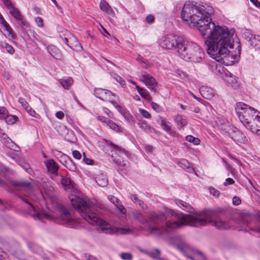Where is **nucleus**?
<instances>
[{"instance_id": "nucleus-1", "label": "nucleus", "mask_w": 260, "mask_h": 260, "mask_svg": "<svg viewBox=\"0 0 260 260\" xmlns=\"http://www.w3.org/2000/svg\"><path fill=\"white\" fill-rule=\"evenodd\" d=\"M213 13L212 7L206 11L204 6L186 3L182 10L181 18L190 27H197L201 35L208 39L205 41L207 52L212 58L226 66L233 64L240 57L239 40L234 29L216 25L211 21Z\"/></svg>"}, {"instance_id": "nucleus-2", "label": "nucleus", "mask_w": 260, "mask_h": 260, "mask_svg": "<svg viewBox=\"0 0 260 260\" xmlns=\"http://www.w3.org/2000/svg\"><path fill=\"white\" fill-rule=\"evenodd\" d=\"M69 199L72 205L80 213L83 219L92 225L99 226L103 233L110 234H129L132 233L130 229L112 226L103 220L92 212L88 203L77 196L69 194Z\"/></svg>"}, {"instance_id": "nucleus-3", "label": "nucleus", "mask_w": 260, "mask_h": 260, "mask_svg": "<svg viewBox=\"0 0 260 260\" xmlns=\"http://www.w3.org/2000/svg\"><path fill=\"white\" fill-rule=\"evenodd\" d=\"M209 213L197 212L192 215L182 214L179 216V221L167 220L160 224H150L148 232L152 234L159 235L168 234L170 231L184 225L198 226L205 224L210 220Z\"/></svg>"}, {"instance_id": "nucleus-4", "label": "nucleus", "mask_w": 260, "mask_h": 260, "mask_svg": "<svg viewBox=\"0 0 260 260\" xmlns=\"http://www.w3.org/2000/svg\"><path fill=\"white\" fill-rule=\"evenodd\" d=\"M235 110L243 125L252 132L260 135V112L242 102L236 104Z\"/></svg>"}, {"instance_id": "nucleus-5", "label": "nucleus", "mask_w": 260, "mask_h": 260, "mask_svg": "<svg viewBox=\"0 0 260 260\" xmlns=\"http://www.w3.org/2000/svg\"><path fill=\"white\" fill-rule=\"evenodd\" d=\"M182 214L171 209L165 208L162 212L150 213L149 216V222L150 224H160L169 218L174 217L179 219V216Z\"/></svg>"}, {"instance_id": "nucleus-6", "label": "nucleus", "mask_w": 260, "mask_h": 260, "mask_svg": "<svg viewBox=\"0 0 260 260\" xmlns=\"http://www.w3.org/2000/svg\"><path fill=\"white\" fill-rule=\"evenodd\" d=\"M188 50V54H186L184 60L195 63H203L205 54L201 47L193 42Z\"/></svg>"}, {"instance_id": "nucleus-7", "label": "nucleus", "mask_w": 260, "mask_h": 260, "mask_svg": "<svg viewBox=\"0 0 260 260\" xmlns=\"http://www.w3.org/2000/svg\"><path fill=\"white\" fill-rule=\"evenodd\" d=\"M176 247L189 259L192 260H205V257L201 251L193 249L185 242H181L176 245Z\"/></svg>"}, {"instance_id": "nucleus-8", "label": "nucleus", "mask_w": 260, "mask_h": 260, "mask_svg": "<svg viewBox=\"0 0 260 260\" xmlns=\"http://www.w3.org/2000/svg\"><path fill=\"white\" fill-rule=\"evenodd\" d=\"M22 201L26 204V208L27 209L28 213L35 219L39 220L47 219L51 220L55 218L54 216L47 213H45L39 209L36 208L34 205L29 203L28 199L23 198Z\"/></svg>"}, {"instance_id": "nucleus-9", "label": "nucleus", "mask_w": 260, "mask_h": 260, "mask_svg": "<svg viewBox=\"0 0 260 260\" xmlns=\"http://www.w3.org/2000/svg\"><path fill=\"white\" fill-rule=\"evenodd\" d=\"M59 217L56 221L61 224L66 226H70L74 222V219L72 218L70 212L63 206H58Z\"/></svg>"}, {"instance_id": "nucleus-10", "label": "nucleus", "mask_w": 260, "mask_h": 260, "mask_svg": "<svg viewBox=\"0 0 260 260\" xmlns=\"http://www.w3.org/2000/svg\"><path fill=\"white\" fill-rule=\"evenodd\" d=\"M193 43L180 37L178 40V44L175 48V50L180 58L184 59L186 54H188V49L192 46Z\"/></svg>"}, {"instance_id": "nucleus-11", "label": "nucleus", "mask_w": 260, "mask_h": 260, "mask_svg": "<svg viewBox=\"0 0 260 260\" xmlns=\"http://www.w3.org/2000/svg\"><path fill=\"white\" fill-rule=\"evenodd\" d=\"M139 80L143 82L151 91L154 93L157 92L156 87L158 85V83L155 79L150 74L146 72H142L139 78Z\"/></svg>"}, {"instance_id": "nucleus-12", "label": "nucleus", "mask_w": 260, "mask_h": 260, "mask_svg": "<svg viewBox=\"0 0 260 260\" xmlns=\"http://www.w3.org/2000/svg\"><path fill=\"white\" fill-rule=\"evenodd\" d=\"M180 37L173 35H168L162 37L160 40V45L161 47L167 49H174L178 44V40Z\"/></svg>"}, {"instance_id": "nucleus-13", "label": "nucleus", "mask_w": 260, "mask_h": 260, "mask_svg": "<svg viewBox=\"0 0 260 260\" xmlns=\"http://www.w3.org/2000/svg\"><path fill=\"white\" fill-rule=\"evenodd\" d=\"M201 212L209 213L210 220L205 224L200 225L201 226L206 225L210 223H213L214 225L219 230H226L230 228L229 223L219 217H215L214 215V213L211 211H201ZM200 225H198L199 226Z\"/></svg>"}, {"instance_id": "nucleus-14", "label": "nucleus", "mask_w": 260, "mask_h": 260, "mask_svg": "<svg viewBox=\"0 0 260 260\" xmlns=\"http://www.w3.org/2000/svg\"><path fill=\"white\" fill-rule=\"evenodd\" d=\"M9 11L10 15L16 20L21 27H27L26 22L17 8L14 7H11L9 8Z\"/></svg>"}, {"instance_id": "nucleus-15", "label": "nucleus", "mask_w": 260, "mask_h": 260, "mask_svg": "<svg viewBox=\"0 0 260 260\" xmlns=\"http://www.w3.org/2000/svg\"><path fill=\"white\" fill-rule=\"evenodd\" d=\"M231 130L232 132H229V134L235 142L241 143H245L247 142L245 135L240 130L234 126H232Z\"/></svg>"}, {"instance_id": "nucleus-16", "label": "nucleus", "mask_w": 260, "mask_h": 260, "mask_svg": "<svg viewBox=\"0 0 260 260\" xmlns=\"http://www.w3.org/2000/svg\"><path fill=\"white\" fill-rule=\"evenodd\" d=\"M44 164L47 168V171L52 177L58 175V165L53 159L47 160L44 161Z\"/></svg>"}, {"instance_id": "nucleus-17", "label": "nucleus", "mask_w": 260, "mask_h": 260, "mask_svg": "<svg viewBox=\"0 0 260 260\" xmlns=\"http://www.w3.org/2000/svg\"><path fill=\"white\" fill-rule=\"evenodd\" d=\"M94 95L102 100H107L108 98L113 95V93L109 90L103 88H96L94 90Z\"/></svg>"}, {"instance_id": "nucleus-18", "label": "nucleus", "mask_w": 260, "mask_h": 260, "mask_svg": "<svg viewBox=\"0 0 260 260\" xmlns=\"http://www.w3.org/2000/svg\"><path fill=\"white\" fill-rule=\"evenodd\" d=\"M224 80L228 86H231L234 88H237L240 86V83L237 78L230 72H228L225 74Z\"/></svg>"}, {"instance_id": "nucleus-19", "label": "nucleus", "mask_w": 260, "mask_h": 260, "mask_svg": "<svg viewBox=\"0 0 260 260\" xmlns=\"http://www.w3.org/2000/svg\"><path fill=\"white\" fill-rule=\"evenodd\" d=\"M175 202L176 205L178 206L180 208L184 210V211L190 212L191 213L190 215H192L195 213L200 212L194 211L193 208L189 204L184 202L182 200L176 199L175 200Z\"/></svg>"}, {"instance_id": "nucleus-20", "label": "nucleus", "mask_w": 260, "mask_h": 260, "mask_svg": "<svg viewBox=\"0 0 260 260\" xmlns=\"http://www.w3.org/2000/svg\"><path fill=\"white\" fill-rule=\"evenodd\" d=\"M175 163L180 168L188 173H193V168L190 166L189 162L185 159H181L180 160H175Z\"/></svg>"}, {"instance_id": "nucleus-21", "label": "nucleus", "mask_w": 260, "mask_h": 260, "mask_svg": "<svg viewBox=\"0 0 260 260\" xmlns=\"http://www.w3.org/2000/svg\"><path fill=\"white\" fill-rule=\"evenodd\" d=\"M216 124L219 129L229 133L230 130L232 129L231 126L228 122L225 121L224 119L217 118L216 120Z\"/></svg>"}, {"instance_id": "nucleus-22", "label": "nucleus", "mask_w": 260, "mask_h": 260, "mask_svg": "<svg viewBox=\"0 0 260 260\" xmlns=\"http://www.w3.org/2000/svg\"><path fill=\"white\" fill-rule=\"evenodd\" d=\"M69 47L77 51H80L82 49V46L79 43L78 39L74 36L69 37Z\"/></svg>"}, {"instance_id": "nucleus-23", "label": "nucleus", "mask_w": 260, "mask_h": 260, "mask_svg": "<svg viewBox=\"0 0 260 260\" xmlns=\"http://www.w3.org/2000/svg\"><path fill=\"white\" fill-rule=\"evenodd\" d=\"M47 50L49 54L57 59L61 57V53L59 50L54 45H49L47 47Z\"/></svg>"}, {"instance_id": "nucleus-24", "label": "nucleus", "mask_w": 260, "mask_h": 260, "mask_svg": "<svg viewBox=\"0 0 260 260\" xmlns=\"http://www.w3.org/2000/svg\"><path fill=\"white\" fill-rule=\"evenodd\" d=\"M138 124L139 127L147 134H150L153 132L155 133L156 132V131L154 128L149 125L145 120H139V122Z\"/></svg>"}, {"instance_id": "nucleus-25", "label": "nucleus", "mask_w": 260, "mask_h": 260, "mask_svg": "<svg viewBox=\"0 0 260 260\" xmlns=\"http://www.w3.org/2000/svg\"><path fill=\"white\" fill-rule=\"evenodd\" d=\"M0 141L8 148L12 147L13 141L1 129H0Z\"/></svg>"}, {"instance_id": "nucleus-26", "label": "nucleus", "mask_w": 260, "mask_h": 260, "mask_svg": "<svg viewBox=\"0 0 260 260\" xmlns=\"http://www.w3.org/2000/svg\"><path fill=\"white\" fill-rule=\"evenodd\" d=\"M174 119L179 129L183 128L187 124L186 120L184 119L181 115L177 114L175 115Z\"/></svg>"}, {"instance_id": "nucleus-27", "label": "nucleus", "mask_w": 260, "mask_h": 260, "mask_svg": "<svg viewBox=\"0 0 260 260\" xmlns=\"http://www.w3.org/2000/svg\"><path fill=\"white\" fill-rule=\"evenodd\" d=\"M136 88L138 90L140 95L148 101H151L152 98L150 95L149 92L144 88L140 87L139 86L137 85Z\"/></svg>"}, {"instance_id": "nucleus-28", "label": "nucleus", "mask_w": 260, "mask_h": 260, "mask_svg": "<svg viewBox=\"0 0 260 260\" xmlns=\"http://www.w3.org/2000/svg\"><path fill=\"white\" fill-rule=\"evenodd\" d=\"M128 198L136 205H139V206L143 209H145L147 208V206L145 204L143 201L139 199L138 196L136 194H129Z\"/></svg>"}, {"instance_id": "nucleus-29", "label": "nucleus", "mask_w": 260, "mask_h": 260, "mask_svg": "<svg viewBox=\"0 0 260 260\" xmlns=\"http://www.w3.org/2000/svg\"><path fill=\"white\" fill-rule=\"evenodd\" d=\"M201 95L205 99H210L213 96L212 89L208 87L203 86L200 89Z\"/></svg>"}, {"instance_id": "nucleus-30", "label": "nucleus", "mask_w": 260, "mask_h": 260, "mask_svg": "<svg viewBox=\"0 0 260 260\" xmlns=\"http://www.w3.org/2000/svg\"><path fill=\"white\" fill-rule=\"evenodd\" d=\"M42 186L43 188L44 191L48 194L53 192L54 190L52 183L47 179H45L42 182Z\"/></svg>"}, {"instance_id": "nucleus-31", "label": "nucleus", "mask_w": 260, "mask_h": 260, "mask_svg": "<svg viewBox=\"0 0 260 260\" xmlns=\"http://www.w3.org/2000/svg\"><path fill=\"white\" fill-rule=\"evenodd\" d=\"M157 122L160 124L162 129L169 133L171 130V126L170 123L167 122L165 119L161 117H159L157 119Z\"/></svg>"}, {"instance_id": "nucleus-32", "label": "nucleus", "mask_w": 260, "mask_h": 260, "mask_svg": "<svg viewBox=\"0 0 260 260\" xmlns=\"http://www.w3.org/2000/svg\"><path fill=\"white\" fill-rule=\"evenodd\" d=\"M100 8L103 11L106 12L107 13L113 15L114 11L111 9L109 4L104 0L101 1L100 4Z\"/></svg>"}, {"instance_id": "nucleus-33", "label": "nucleus", "mask_w": 260, "mask_h": 260, "mask_svg": "<svg viewBox=\"0 0 260 260\" xmlns=\"http://www.w3.org/2000/svg\"><path fill=\"white\" fill-rule=\"evenodd\" d=\"M59 83L65 89H69L73 83V80L72 78H62L58 80Z\"/></svg>"}, {"instance_id": "nucleus-34", "label": "nucleus", "mask_w": 260, "mask_h": 260, "mask_svg": "<svg viewBox=\"0 0 260 260\" xmlns=\"http://www.w3.org/2000/svg\"><path fill=\"white\" fill-rule=\"evenodd\" d=\"M96 182L99 186L101 187H105L108 185V180L106 176L102 174L98 175L95 178Z\"/></svg>"}, {"instance_id": "nucleus-35", "label": "nucleus", "mask_w": 260, "mask_h": 260, "mask_svg": "<svg viewBox=\"0 0 260 260\" xmlns=\"http://www.w3.org/2000/svg\"><path fill=\"white\" fill-rule=\"evenodd\" d=\"M145 253L152 258L162 260V258L160 257V251L157 248L150 251H146Z\"/></svg>"}, {"instance_id": "nucleus-36", "label": "nucleus", "mask_w": 260, "mask_h": 260, "mask_svg": "<svg viewBox=\"0 0 260 260\" xmlns=\"http://www.w3.org/2000/svg\"><path fill=\"white\" fill-rule=\"evenodd\" d=\"M14 186L18 190L29 189L30 183L26 181H18L14 183Z\"/></svg>"}, {"instance_id": "nucleus-37", "label": "nucleus", "mask_w": 260, "mask_h": 260, "mask_svg": "<svg viewBox=\"0 0 260 260\" xmlns=\"http://www.w3.org/2000/svg\"><path fill=\"white\" fill-rule=\"evenodd\" d=\"M0 47L2 49H5L6 51L10 54H13L15 52L14 48L6 42L1 41Z\"/></svg>"}, {"instance_id": "nucleus-38", "label": "nucleus", "mask_w": 260, "mask_h": 260, "mask_svg": "<svg viewBox=\"0 0 260 260\" xmlns=\"http://www.w3.org/2000/svg\"><path fill=\"white\" fill-rule=\"evenodd\" d=\"M142 215L143 214L142 213L136 212L135 213H134V217L135 219L138 220L140 222H141L142 224L147 223L148 225L147 226V230L148 231V226L150 225V224L149 222V219H148V220L146 219H144L142 220L141 218L142 217Z\"/></svg>"}, {"instance_id": "nucleus-39", "label": "nucleus", "mask_w": 260, "mask_h": 260, "mask_svg": "<svg viewBox=\"0 0 260 260\" xmlns=\"http://www.w3.org/2000/svg\"><path fill=\"white\" fill-rule=\"evenodd\" d=\"M57 155L59 158V161L60 163H61L63 166L67 162V161L70 159V157L67 155L60 152L57 151Z\"/></svg>"}, {"instance_id": "nucleus-40", "label": "nucleus", "mask_w": 260, "mask_h": 260, "mask_svg": "<svg viewBox=\"0 0 260 260\" xmlns=\"http://www.w3.org/2000/svg\"><path fill=\"white\" fill-rule=\"evenodd\" d=\"M60 183L61 184L67 187L68 189L71 188L72 187V183L71 180L68 178H65L63 176H61Z\"/></svg>"}, {"instance_id": "nucleus-41", "label": "nucleus", "mask_w": 260, "mask_h": 260, "mask_svg": "<svg viewBox=\"0 0 260 260\" xmlns=\"http://www.w3.org/2000/svg\"><path fill=\"white\" fill-rule=\"evenodd\" d=\"M6 123L9 124H12L16 121L18 117L16 116L7 114V116L4 118Z\"/></svg>"}, {"instance_id": "nucleus-42", "label": "nucleus", "mask_w": 260, "mask_h": 260, "mask_svg": "<svg viewBox=\"0 0 260 260\" xmlns=\"http://www.w3.org/2000/svg\"><path fill=\"white\" fill-rule=\"evenodd\" d=\"M64 166L68 170L71 171H74L76 169V166L75 165V164L71 158L64 165Z\"/></svg>"}, {"instance_id": "nucleus-43", "label": "nucleus", "mask_w": 260, "mask_h": 260, "mask_svg": "<svg viewBox=\"0 0 260 260\" xmlns=\"http://www.w3.org/2000/svg\"><path fill=\"white\" fill-rule=\"evenodd\" d=\"M111 76L118 83L120 84V85L124 87L125 86V82L124 80L118 75L115 73H111Z\"/></svg>"}, {"instance_id": "nucleus-44", "label": "nucleus", "mask_w": 260, "mask_h": 260, "mask_svg": "<svg viewBox=\"0 0 260 260\" xmlns=\"http://www.w3.org/2000/svg\"><path fill=\"white\" fill-rule=\"evenodd\" d=\"M186 140L190 143H192L194 145H199L200 143V140L199 138L193 137L191 135H188L186 137Z\"/></svg>"}, {"instance_id": "nucleus-45", "label": "nucleus", "mask_w": 260, "mask_h": 260, "mask_svg": "<svg viewBox=\"0 0 260 260\" xmlns=\"http://www.w3.org/2000/svg\"><path fill=\"white\" fill-rule=\"evenodd\" d=\"M123 117L127 121L129 122H135V120L133 116L129 113V112L126 110V111L123 114Z\"/></svg>"}, {"instance_id": "nucleus-46", "label": "nucleus", "mask_w": 260, "mask_h": 260, "mask_svg": "<svg viewBox=\"0 0 260 260\" xmlns=\"http://www.w3.org/2000/svg\"><path fill=\"white\" fill-rule=\"evenodd\" d=\"M119 256L123 260H132L133 257L129 252H122L119 254Z\"/></svg>"}, {"instance_id": "nucleus-47", "label": "nucleus", "mask_w": 260, "mask_h": 260, "mask_svg": "<svg viewBox=\"0 0 260 260\" xmlns=\"http://www.w3.org/2000/svg\"><path fill=\"white\" fill-rule=\"evenodd\" d=\"M253 35H252L251 32L250 31V30H247L245 32H244L243 34V38L246 40L248 42H249V43H250L251 42V40H252V39L253 38Z\"/></svg>"}, {"instance_id": "nucleus-48", "label": "nucleus", "mask_w": 260, "mask_h": 260, "mask_svg": "<svg viewBox=\"0 0 260 260\" xmlns=\"http://www.w3.org/2000/svg\"><path fill=\"white\" fill-rule=\"evenodd\" d=\"M107 124L112 129L117 131L119 130V126L112 120L109 119Z\"/></svg>"}, {"instance_id": "nucleus-49", "label": "nucleus", "mask_w": 260, "mask_h": 260, "mask_svg": "<svg viewBox=\"0 0 260 260\" xmlns=\"http://www.w3.org/2000/svg\"><path fill=\"white\" fill-rule=\"evenodd\" d=\"M8 112L6 108L4 107H0V118L4 119L7 116Z\"/></svg>"}, {"instance_id": "nucleus-50", "label": "nucleus", "mask_w": 260, "mask_h": 260, "mask_svg": "<svg viewBox=\"0 0 260 260\" xmlns=\"http://www.w3.org/2000/svg\"><path fill=\"white\" fill-rule=\"evenodd\" d=\"M1 20H2V23L4 26V27H5V29L9 32L10 34H11V30H12V29L11 28H10L9 24L7 22V21L3 18H1Z\"/></svg>"}, {"instance_id": "nucleus-51", "label": "nucleus", "mask_w": 260, "mask_h": 260, "mask_svg": "<svg viewBox=\"0 0 260 260\" xmlns=\"http://www.w3.org/2000/svg\"><path fill=\"white\" fill-rule=\"evenodd\" d=\"M140 113L145 118L149 119L151 117V114L146 110L140 109Z\"/></svg>"}, {"instance_id": "nucleus-52", "label": "nucleus", "mask_w": 260, "mask_h": 260, "mask_svg": "<svg viewBox=\"0 0 260 260\" xmlns=\"http://www.w3.org/2000/svg\"><path fill=\"white\" fill-rule=\"evenodd\" d=\"M83 160L85 162L86 164L92 165L93 164L94 161L89 158H87L84 152L83 153Z\"/></svg>"}, {"instance_id": "nucleus-53", "label": "nucleus", "mask_w": 260, "mask_h": 260, "mask_svg": "<svg viewBox=\"0 0 260 260\" xmlns=\"http://www.w3.org/2000/svg\"><path fill=\"white\" fill-rule=\"evenodd\" d=\"M25 110L30 115L33 116V117H37V116H36L37 114L36 113V112L34 110H32L31 109V108L30 107H29V106L28 107H27ZM37 115H38L37 114Z\"/></svg>"}, {"instance_id": "nucleus-54", "label": "nucleus", "mask_w": 260, "mask_h": 260, "mask_svg": "<svg viewBox=\"0 0 260 260\" xmlns=\"http://www.w3.org/2000/svg\"><path fill=\"white\" fill-rule=\"evenodd\" d=\"M18 101L25 109L28 106V103L24 99L22 98H19L18 99Z\"/></svg>"}, {"instance_id": "nucleus-55", "label": "nucleus", "mask_w": 260, "mask_h": 260, "mask_svg": "<svg viewBox=\"0 0 260 260\" xmlns=\"http://www.w3.org/2000/svg\"><path fill=\"white\" fill-rule=\"evenodd\" d=\"M35 21L37 25L40 27L43 26V19L40 17H38L36 18Z\"/></svg>"}, {"instance_id": "nucleus-56", "label": "nucleus", "mask_w": 260, "mask_h": 260, "mask_svg": "<svg viewBox=\"0 0 260 260\" xmlns=\"http://www.w3.org/2000/svg\"><path fill=\"white\" fill-rule=\"evenodd\" d=\"M209 190L210 193L213 196H218L220 193L219 191L214 187H210Z\"/></svg>"}, {"instance_id": "nucleus-57", "label": "nucleus", "mask_w": 260, "mask_h": 260, "mask_svg": "<svg viewBox=\"0 0 260 260\" xmlns=\"http://www.w3.org/2000/svg\"><path fill=\"white\" fill-rule=\"evenodd\" d=\"M72 154L73 157L77 159H80L81 158V154L78 150L73 151Z\"/></svg>"}, {"instance_id": "nucleus-58", "label": "nucleus", "mask_w": 260, "mask_h": 260, "mask_svg": "<svg viewBox=\"0 0 260 260\" xmlns=\"http://www.w3.org/2000/svg\"><path fill=\"white\" fill-rule=\"evenodd\" d=\"M241 199L237 196H235L233 198V204L235 205H239L241 204Z\"/></svg>"}, {"instance_id": "nucleus-59", "label": "nucleus", "mask_w": 260, "mask_h": 260, "mask_svg": "<svg viewBox=\"0 0 260 260\" xmlns=\"http://www.w3.org/2000/svg\"><path fill=\"white\" fill-rule=\"evenodd\" d=\"M235 183V181L231 178H228L225 179V181L224 182V185L227 186L228 185L233 184Z\"/></svg>"}, {"instance_id": "nucleus-60", "label": "nucleus", "mask_w": 260, "mask_h": 260, "mask_svg": "<svg viewBox=\"0 0 260 260\" xmlns=\"http://www.w3.org/2000/svg\"><path fill=\"white\" fill-rule=\"evenodd\" d=\"M4 3V5L7 8L8 10H9V8L11 7H14L10 2V0H2Z\"/></svg>"}, {"instance_id": "nucleus-61", "label": "nucleus", "mask_w": 260, "mask_h": 260, "mask_svg": "<svg viewBox=\"0 0 260 260\" xmlns=\"http://www.w3.org/2000/svg\"><path fill=\"white\" fill-rule=\"evenodd\" d=\"M151 107H152V109L154 110H155L156 111H159L160 107H159V106L157 104H156L154 102H151Z\"/></svg>"}, {"instance_id": "nucleus-62", "label": "nucleus", "mask_w": 260, "mask_h": 260, "mask_svg": "<svg viewBox=\"0 0 260 260\" xmlns=\"http://www.w3.org/2000/svg\"><path fill=\"white\" fill-rule=\"evenodd\" d=\"M116 110L122 115H123V114L126 111V109L123 107L119 105L117 108H116Z\"/></svg>"}, {"instance_id": "nucleus-63", "label": "nucleus", "mask_w": 260, "mask_h": 260, "mask_svg": "<svg viewBox=\"0 0 260 260\" xmlns=\"http://www.w3.org/2000/svg\"><path fill=\"white\" fill-rule=\"evenodd\" d=\"M7 256V254L5 252L3 249L0 248V260H5Z\"/></svg>"}, {"instance_id": "nucleus-64", "label": "nucleus", "mask_w": 260, "mask_h": 260, "mask_svg": "<svg viewBox=\"0 0 260 260\" xmlns=\"http://www.w3.org/2000/svg\"><path fill=\"white\" fill-rule=\"evenodd\" d=\"M12 147L9 149L14 150L16 152H19L20 150V148L13 142V145H11Z\"/></svg>"}]
</instances>
